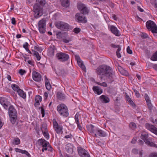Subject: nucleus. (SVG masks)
Listing matches in <instances>:
<instances>
[{"label":"nucleus","mask_w":157,"mask_h":157,"mask_svg":"<svg viewBox=\"0 0 157 157\" xmlns=\"http://www.w3.org/2000/svg\"><path fill=\"white\" fill-rule=\"evenodd\" d=\"M96 72L98 75L106 76L109 82H113V78L115 76L112 69L105 65H102L98 67L96 70Z\"/></svg>","instance_id":"1"},{"label":"nucleus","mask_w":157,"mask_h":157,"mask_svg":"<svg viewBox=\"0 0 157 157\" xmlns=\"http://www.w3.org/2000/svg\"><path fill=\"white\" fill-rule=\"evenodd\" d=\"M45 4V0H36V3L34 5L33 9L35 18H37L43 14V6Z\"/></svg>","instance_id":"2"},{"label":"nucleus","mask_w":157,"mask_h":157,"mask_svg":"<svg viewBox=\"0 0 157 157\" xmlns=\"http://www.w3.org/2000/svg\"><path fill=\"white\" fill-rule=\"evenodd\" d=\"M57 110L61 116L67 117L69 115L67 108L64 104L59 105L57 107Z\"/></svg>","instance_id":"3"},{"label":"nucleus","mask_w":157,"mask_h":157,"mask_svg":"<svg viewBox=\"0 0 157 157\" xmlns=\"http://www.w3.org/2000/svg\"><path fill=\"white\" fill-rule=\"evenodd\" d=\"M146 26L147 29L149 31H151L153 33H157V27L153 21H147L146 23Z\"/></svg>","instance_id":"4"},{"label":"nucleus","mask_w":157,"mask_h":157,"mask_svg":"<svg viewBox=\"0 0 157 157\" xmlns=\"http://www.w3.org/2000/svg\"><path fill=\"white\" fill-rule=\"evenodd\" d=\"M55 25L58 29L63 31H67L68 29L69 25L64 22L58 21L55 23Z\"/></svg>","instance_id":"5"},{"label":"nucleus","mask_w":157,"mask_h":157,"mask_svg":"<svg viewBox=\"0 0 157 157\" xmlns=\"http://www.w3.org/2000/svg\"><path fill=\"white\" fill-rule=\"evenodd\" d=\"M46 20L45 18H43L40 20L38 23V29L40 32L44 33L45 32Z\"/></svg>","instance_id":"6"},{"label":"nucleus","mask_w":157,"mask_h":157,"mask_svg":"<svg viewBox=\"0 0 157 157\" xmlns=\"http://www.w3.org/2000/svg\"><path fill=\"white\" fill-rule=\"evenodd\" d=\"M141 139H143L145 142V143L147 145L151 147H157V146L156 144L152 142H150L147 139L148 135L146 133H142L141 137Z\"/></svg>","instance_id":"7"},{"label":"nucleus","mask_w":157,"mask_h":157,"mask_svg":"<svg viewBox=\"0 0 157 157\" xmlns=\"http://www.w3.org/2000/svg\"><path fill=\"white\" fill-rule=\"evenodd\" d=\"M56 56L58 60L62 62L67 61L69 58L68 54L62 52L57 53Z\"/></svg>","instance_id":"8"},{"label":"nucleus","mask_w":157,"mask_h":157,"mask_svg":"<svg viewBox=\"0 0 157 157\" xmlns=\"http://www.w3.org/2000/svg\"><path fill=\"white\" fill-rule=\"evenodd\" d=\"M53 125L54 129L57 133L59 134L62 132L63 126L59 124L55 119L53 120Z\"/></svg>","instance_id":"9"},{"label":"nucleus","mask_w":157,"mask_h":157,"mask_svg":"<svg viewBox=\"0 0 157 157\" xmlns=\"http://www.w3.org/2000/svg\"><path fill=\"white\" fill-rule=\"evenodd\" d=\"M75 18L77 19L78 22H81L82 23H86L87 21L86 18L83 14L77 13L75 15Z\"/></svg>","instance_id":"10"},{"label":"nucleus","mask_w":157,"mask_h":157,"mask_svg":"<svg viewBox=\"0 0 157 157\" xmlns=\"http://www.w3.org/2000/svg\"><path fill=\"white\" fill-rule=\"evenodd\" d=\"M75 58L76 59L78 64L79 66L85 72L86 71V68L83 64L82 61L81 60L80 57L78 55L75 56Z\"/></svg>","instance_id":"11"},{"label":"nucleus","mask_w":157,"mask_h":157,"mask_svg":"<svg viewBox=\"0 0 157 157\" xmlns=\"http://www.w3.org/2000/svg\"><path fill=\"white\" fill-rule=\"evenodd\" d=\"M33 79L36 82H40L41 80V76L38 72L33 71L32 73Z\"/></svg>","instance_id":"12"},{"label":"nucleus","mask_w":157,"mask_h":157,"mask_svg":"<svg viewBox=\"0 0 157 157\" xmlns=\"http://www.w3.org/2000/svg\"><path fill=\"white\" fill-rule=\"evenodd\" d=\"M95 133L94 134V136L97 137L98 136L101 137H105L106 136V134L105 132L100 129H96L95 130Z\"/></svg>","instance_id":"13"},{"label":"nucleus","mask_w":157,"mask_h":157,"mask_svg":"<svg viewBox=\"0 0 157 157\" xmlns=\"http://www.w3.org/2000/svg\"><path fill=\"white\" fill-rule=\"evenodd\" d=\"M0 103L5 109H8L9 103L5 98H0Z\"/></svg>","instance_id":"14"},{"label":"nucleus","mask_w":157,"mask_h":157,"mask_svg":"<svg viewBox=\"0 0 157 157\" xmlns=\"http://www.w3.org/2000/svg\"><path fill=\"white\" fill-rule=\"evenodd\" d=\"M109 29L111 32L116 36H120L121 34L119 31L116 27L113 25H111L109 27Z\"/></svg>","instance_id":"15"},{"label":"nucleus","mask_w":157,"mask_h":157,"mask_svg":"<svg viewBox=\"0 0 157 157\" xmlns=\"http://www.w3.org/2000/svg\"><path fill=\"white\" fill-rule=\"evenodd\" d=\"M77 150L78 153L81 157H82V156H83L85 154V153L88 152L87 151L80 147H78Z\"/></svg>","instance_id":"16"},{"label":"nucleus","mask_w":157,"mask_h":157,"mask_svg":"<svg viewBox=\"0 0 157 157\" xmlns=\"http://www.w3.org/2000/svg\"><path fill=\"white\" fill-rule=\"evenodd\" d=\"M86 128L88 131L90 133H93L94 134L95 133L96 128L92 124H90L86 125Z\"/></svg>","instance_id":"17"},{"label":"nucleus","mask_w":157,"mask_h":157,"mask_svg":"<svg viewBox=\"0 0 157 157\" xmlns=\"http://www.w3.org/2000/svg\"><path fill=\"white\" fill-rule=\"evenodd\" d=\"M117 69L119 71L122 75L126 76H127L128 75V72L121 66L119 65L117 67Z\"/></svg>","instance_id":"18"},{"label":"nucleus","mask_w":157,"mask_h":157,"mask_svg":"<svg viewBox=\"0 0 157 157\" xmlns=\"http://www.w3.org/2000/svg\"><path fill=\"white\" fill-rule=\"evenodd\" d=\"M93 89L94 93L98 95L100 94L102 92V90L98 86H94L93 87Z\"/></svg>","instance_id":"19"},{"label":"nucleus","mask_w":157,"mask_h":157,"mask_svg":"<svg viewBox=\"0 0 157 157\" xmlns=\"http://www.w3.org/2000/svg\"><path fill=\"white\" fill-rule=\"evenodd\" d=\"M39 144L41 145H42L43 147V148H44L46 146H47V144H48L49 143L46 141L44 139H40L38 140V141Z\"/></svg>","instance_id":"20"},{"label":"nucleus","mask_w":157,"mask_h":157,"mask_svg":"<svg viewBox=\"0 0 157 157\" xmlns=\"http://www.w3.org/2000/svg\"><path fill=\"white\" fill-rule=\"evenodd\" d=\"M100 99L102 103H107L109 101V99L106 96L102 95L100 97Z\"/></svg>","instance_id":"21"},{"label":"nucleus","mask_w":157,"mask_h":157,"mask_svg":"<svg viewBox=\"0 0 157 157\" xmlns=\"http://www.w3.org/2000/svg\"><path fill=\"white\" fill-rule=\"evenodd\" d=\"M17 92L18 95L23 98L25 99L26 98V94L23 90L21 89H19Z\"/></svg>","instance_id":"22"},{"label":"nucleus","mask_w":157,"mask_h":157,"mask_svg":"<svg viewBox=\"0 0 157 157\" xmlns=\"http://www.w3.org/2000/svg\"><path fill=\"white\" fill-rule=\"evenodd\" d=\"M55 47L54 45L51 46L48 49V53L50 56H54V55Z\"/></svg>","instance_id":"23"},{"label":"nucleus","mask_w":157,"mask_h":157,"mask_svg":"<svg viewBox=\"0 0 157 157\" xmlns=\"http://www.w3.org/2000/svg\"><path fill=\"white\" fill-rule=\"evenodd\" d=\"M62 5L64 7H67L70 5L69 0H60Z\"/></svg>","instance_id":"24"},{"label":"nucleus","mask_w":157,"mask_h":157,"mask_svg":"<svg viewBox=\"0 0 157 157\" xmlns=\"http://www.w3.org/2000/svg\"><path fill=\"white\" fill-rule=\"evenodd\" d=\"M146 128L153 132V131H154L155 127L152 125H151L148 123H146L145 124Z\"/></svg>","instance_id":"25"},{"label":"nucleus","mask_w":157,"mask_h":157,"mask_svg":"<svg viewBox=\"0 0 157 157\" xmlns=\"http://www.w3.org/2000/svg\"><path fill=\"white\" fill-rule=\"evenodd\" d=\"M45 83L46 89L48 90H50L51 88V86L46 76L45 77Z\"/></svg>","instance_id":"26"},{"label":"nucleus","mask_w":157,"mask_h":157,"mask_svg":"<svg viewBox=\"0 0 157 157\" xmlns=\"http://www.w3.org/2000/svg\"><path fill=\"white\" fill-rule=\"evenodd\" d=\"M64 35L66 36H67V33H62L61 32H58L56 34V36H57V38H62L63 37V36Z\"/></svg>","instance_id":"27"},{"label":"nucleus","mask_w":157,"mask_h":157,"mask_svg":"<svg viewBox=\"0 0 157 157\" xmlns=\"http://www.w3.org/2000/svg\"><path fill=\"white\" fill-rule=\"evenodd\" d=\"M48 150L52 152V147L49 144V143L48 144H47V146L45 147L44 148H43L42 151L43 152H44V150Z\"/></svg>","instance_id":"28"},{"label":"nucleus","mask_w":157,"mask_h":157,"mask_svg":"<svg viewBox=\"0 0 157 157\" xmlns=\"http://www.w3.org/2000/svg\"><path fill=\"white\" fill-rule=\"evenodd\" d=\"M42 99V97L40 96L39 95L36 96L35 98V100L36 102L35 105L39 104V102L41 101Z\"/></svg>","instance_id":"29"},{"label":"nucleus","mask_w":157,"mask_h":157,"mask_svg":"<svg viewBox=\"0 0 157 157\" xmlns=\"http://www.w3.org/2000/svg\"><path fill=\"white\" fill-rule=\"evenodd\" d=\"M57 96L59 100H62L65 98L64 95L60 92H58L57 93Z\"/></svg>","instance_id":"30"},{"label":"nucleus","mask_w":157,"mask_h":157,"mask_svg":"<svg viewBox=\"0 0 157 157\" xmlns=\"http://www.w3.org/2000/svg\"><path fill=\"white\" fill-rule=\"evenodd\" d=\"M85 6H86L85 4L79 2L78 3V8L80 11H81L82 9H83V8H84Z\"/></svg>","instance_id":"31"},{"label":"nucleus","mask_w":157,"mask_h":157,"mask_svg":"<svg viewBox=\"0 0 157 157\" xmlns=\"http://www.w3.org/2000/svg\"><path fill=\"white\" fill-rule=\"evenodd\" d=\"M33 54L34 55L37 59V60H39L40 59V56L39 53L36 51L32 50V51Z\"/></svg>","instance_id":"32"},{"label":"nucleus","mask_w":157,"mask_h":157,"mask_svg":"<svg viewBox=\"0 0 157 157\" xmlns=\"http://www.w3.org/2000/svg\"><path fill=\"white\" fill-rule=\"evenodd\" d=\"M10 117L11 122L13 124H14L17 120V116H15V117L10 116Z\"/></svg>","instance_id":"33"},{"label":"nucleus","mask_w":157,"mask_h":157,"mask_svg":"<svg viewBox=\"0 0 157 157\" xmlns=\"http://www.w3.org/2000/svg\"><path fill=\"white\" fill-rule=\"evenodd\" d=\"M41 129L42 132L48 131L47 130V125L46 124H43L41 127Z\"/></svg>","instance_id":"34"},{"label":"nucleus","mask_w":157,"mask_h":157,"mask_svg":"<svg viewBox=\"0 0 157 157\" xmlns=\"http://www.w3.org/2000/svg\"><path fill=\"white\" fill-rule=\"evenodd\" d=\"M11 87L12 89L14 90L15 91H17H17L20 89L19 88V86H18L17 85L15 84H12L11 85Z\"/></svg>","instance_id":"35"},{"label":"nucleus","mask_w":157,"mask_h":157,"mask_svg":"<svg viewBox=\"0 0 157 157\" xmlns=\"http://www.w3.org/2000/svg\"><path fill=\"white\" fill-rule=\"evenodd\" d=\"M20 143V140L17 138H15L13 140V144L15 145H18Z\"/></svg>","instance_id":"36"},{"label":"nucleus","mask_w":157,"mask_h":157,"mask_svg":"<svg viewBox=\"0 0 157 157\" xmlns=\"http://www.w3.org/2000/svg\"><path fill=\"white\" fill-rule=\"evenodd\" d=\"M81 13L82 14H86L88 13V11L87 7L85 6L81 11Z\"/></svg>","instance_id":"37"},{"label":"nucleus","mask_w":157,"mask_h":157,"mask_svg":"<svg viewBox=\"0 0 157 157\" xmlns=\"http://www.w3.org/2000/svg\"><path fill=\"white\" fill-rule=\"evenodd\" d=\"M151 59L154 61L157 60V51L153 54L151 58Z\"/></svg>","instance_id":"38"},{"label":"nucleus","mask_w":157,"mask_h":157,"mask_svg":"<svg viewBox=\"0 0 157 157\" xmlns=\"http://www.w3.org/2000/svg\"><path fill=\"white\" fill-rule=\"evenodd\" d=\"M72 146L71 144L68 143L67 144L66 149L68 151H71L72 150Z\"/></svg>","instance_id":"39"},{"label":"nucleus","mask_w":157,"mask_h":157,"mask_svg":"<svg viewBox=\"0 0 157 157\" xmlns=\"http://www.w3.org/2000/svg\"><path fill=\"white\" fill-rule=\"evenodd\" d=\"M129 127L132 129H134L136 128V125L133 122H131L129 124Z\"/></svg>","instance_id":"40"},{"label":"nucleus","mask_w":157,"mask_h":157,"mask_svg":"<svg viewBox=\"0 0 157 157\" xmlns=\"http://www.w3.org/2000/svg\"><path fill=\"white\" fill-rule=\"evenodd\" d=\"M79 116V113H77L75 116V119L76 123H78L79 122L78 117Z\"/></svg>","instance_id":"41"},{"label":"nucleus","mask_w":157,"mask_h":157,"mask_svg":"<svg viewBox=\"0 0 157 157\" xmlns=\"http://www.w3.org/2000/svg\"><path fill=\"white\" fill-rule=\"evenodd\" d=\"M16 109L13 108V106H10L9 109V113L11 112L15 113L16 112Z\"/></svg>","instance_id":"42"},{"label":"nucleus","mask_w":157,"mask_h":157,"mask_svg":"<svg viewBox=\"0 0 157 157\" xmlns=\"http://www.w3.org/2000/svg\"><path fill=\"white\" fill-rule=\"evenodd\" d=\"M150 2L155 8H157V3L156 2V0H150Z\"/></svg>","instance_id":"43"},{"label":"nucleus","mask_w":157,"mask_h":157,"mask_svg":"<svg viewBox=\"0 0 157 157\" xmlns=\"http://www.w3.org/2000/svg\"><path fill=\"white\" fill-rule=\"evenodd\" d=\"M44 136L47 139H48L49 138V134L48 131L42 132Z\"/></svg>","instance_id":"44"},{"label":"nucleus","mask_w":157,"mask_h":157,"mask_svg":"<svg viewBox=\"0 0 157 157\" xmlns=\"http://www.w3.org/2000/svg\"><path fill=\"white\" fill-rule=\"evenodd\" d=\"M121 48H119L116 51L117 56L118 58H120L121 57V54L119 53V52L121 51Z\"/></svg>","instance_id":"45"},{"label":"nucleus","mask_w":157,"mask_h":157,"mask_svg":"<svg viewBox=\"0 0 157 157\" xmlns=\"http://www.w3.org/2000/svg\"><path fill=\"white\" fill-rule=\"evenodd\" d=\"M97 84L103 86L105 87H106L107 86V84L105 82H103L101 83L98 82H96Z\"/></svg>","instance_id":"46"},{"label":"nucleus","mask_w":157,"mask_h":157,"mask_svg":"<svg viewBox=\"0 0 157 157\" xmlns=\"http://www.w3.org/2000/svg\"><path fill=\"white\" fill-rule=\"evenodd\" d=\"M147 104L149 109L150 110H151L153 107V106L152 105L151 102L150 101L148 102H147Z\"/></svg>","instance_id":"47"},{"label":"nucleus","mask_w":157,"mask_h":157,"mask_svg":"<svg viewBox=\"0 0 157 157\" xmlns=\"http://www.w3.org/2000/svg\"><path fill=\"white\" fill-rule=\"evenodd\" d=\"M81 31V29L78 28H75L73 30V32L75 33H78Z\"/></svg>","instance_id":"48"},{"label":"nucleus","mask_w":157,"mask_h":157,"mask_svg":"<svg viewBox=\"0 0 157 157\" xmlns=\"http://www.w3.org/2000/svg\"><path fill=\"white\" fill-rule=\"evenodd\" d=\"M144 98L146 101V102H148L150 101H151V100L150 99V98L149 97L148 95L147 94H145Z\"/></svg>","instance_id":"49"},{"label":"nucleus","mask_w":157,"mask_h":157,"mask_svg":"<svg viewBox=\"0 0 157 157\" xmlns=\"http://www.w3.org/2000/svg\"><path fill=\"white\" fill-rule=\"evenodd\" d=\"M71 40L69 38H68L67 39H66L65 38H63V41L66 43H69V41Z\"/></svg>","instance_id":"50"},{"label":"nucleus","mask_w":157,"mask_h":157,"mask_svg":"<svg viewBox=\"0 0 157 157\" xmlns=\"http://www.w3.org/2000/svg\"><path fill=\"white\" fill-rule=\"evenodd\" d=\"M19 73L21 75H23L26 73V71L24 70L20 69L19 71Z\"/></svg>","instance_id":"51"},{"label":"nucleus","mask_w":157,"mask_h":157,"mask_svg":"<svg viewBox=\"0 0 157 157\" xmlns=\"http://www.w3.org/2000/svg\"><path fill=\"white\" fill-rule=\"evenodd\" d=\"M10 116L11 117H15V116H17L16 114H17V112L16 111V112H15V113L13 112H11L10 113H9Z\"/></svg>","instance_id":"52"},{"label":"nucleus","mask_w":157,"mask_h":157,"mask_svg":"<svg viewBox=\"0 0 157 157\" xmlns=\"http://www.w3.org/2000/svg\"><path fill=\"white\" fill-rule=\"evenodd\" d=\"M149 157H157V153H151L149 155Z\"/></svg>","instance_id":"53"},{"label":"nucleus","mask_w":157,"mask_h":157,"mask_svg":"<svg viewBox=\"0 0 157 157\" xmlns=\"http://www.w3.org/2000/svg\"><path fill=\"white\" fill-rule=\"evenodd\" d=\"M22 154H25L28 157H30L31 156L30 155V154L29 153V152L25 150H23V153H22Z\"/></svg>","instance_id":"54"},{"label":"nucleus","mask_w":157,"mask_h":157,"mask_svg":"<svg viewBox=\"0 0 157 157\" xmlns=\"http://www.w3.org/2000/svg\"><path fill=\"white\" fill-rule=\"evenodd\" d=\"M15 150L16 152L22 153L23 150L18 148H15Z\"/></svg>","instance_id":"55"},{"label":"nucleus","mask_w":157,"mask_h":157,"mask_svg":"<svg viewBox=\"0 0 157 157\" xmlns=\"http://www.w3.org/2000/svg\"><path fill=\"white\" fill-rule=\"evenodd\" d=\"M127 51L128 53L131 54L132 53V51L130 49L129 46H128L127 48Z\"/></svg>","instance_id":"56"},{"label":"nucleus","mask_w":157,"mask_h":157,"mask_svg":"<svg viewBox=\"0 0 157 157\" xmlns=\"http://www.w3.org/2000/svg\"><path fill=\"white\" fill-rule=\"evenodd\" d=\"M113 48H121L120 46L119 45H115L114 44H111L110 45Z\"/></svg>","instance_id":"57"},{"label":"nucleus","mask_w":157,"mask_h":157,"mask_svg":"<svg viewBox=\"0 0 157 157\" xmlns=\"http://www.w3.org/2000/svg\"><path fill=\"white\" fill-rule=\"evenodd\" d=\"M125 96L126 100L128 101H129L131 100V98L129 97V96L128 95L127 93H125Z\"/></svg>","instance_id":"58"},{"label":"nucleus","mask_w":157,"mask_h":157,"mask_svg":"<svg viewBox=\"0 0 157 157\" xmlns=\"http://www.w3.org/2000/svg\"><path fill=\"white\" fill-rule=\"evenodd\" d=\"M134 91L136 95V97H139L140 96V94L138 91L137 90L135 89L134 90Z\"/></svg>","instance_id":"59"},{"label":"nucleus","mask_w":157,"mask_h":157,"mask_svg":"<svg viewBox=\"0 0 157 157\" xmlns=\"http://www.w3.org/2000/svg\"><path fill=\"white\" fill-rule=\"evenodd\" d=\"M129 103L130 104V105L133 107H134L135 106V103L133 102V101L132 100H131L130 101H128Z\"/></svg>","instance_id":"60"},{"label":"nucleus","mask_w":157,"mask_h":157,"mask_svg":"<svg viewBox=\"0 0 157 157\" xmlns=\"http://www.w3.org/2000/svg\"><path fill=\"white\" fill-rule=\"evenodd\" d=\"M11 23L13 25H15L16 24V22L15 19L13 17L11 19Z\"/></svg>","instance_id":"61"},{"label":"nucleus","mask_w":157,"mask_h":157,"mask_svg":"<svg viewBox=\"0 0 157 157\" xmlns=\"http://www.w3.org/2000/svg\"><path fill=\"white\" fill-rule=\"evenodd\" d=\"M151 120L155 124H157V119H155L154 120L153 119L151 118Z\"/></svg>","instance_id":"62"},{"label":"nucleus","mask_w":157,"mask_h":157,"mask_svg":"<svg viewBox=\"0 0 157 157\" xmlns=\"http://www.w3.org/2000/svg\"><path fill=\"white\" fill-rule=\"evenodd\" d=\"M41 112L42 114V117H44V116L45 113H44V110L43 108H41Z\"/></svg>","instance_id":"63"},{"label":"nucleus","mask_w":157,"mask_h":157,"mask_svg":"<svg viewBox=\"0 0 157 157\" xmlns=\"http://www.w3.org/2000/svg\"><path fill=\"white\" fill-rule=\"evenodd\" d=\"M141 37L143 38H145L147 37L148 35L146 33H144L142 34Z\"/></svg>","instance_id":"64"}]
</instances>
